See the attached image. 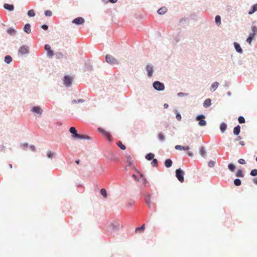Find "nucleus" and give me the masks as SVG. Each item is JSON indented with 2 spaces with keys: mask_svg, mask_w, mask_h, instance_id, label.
<instances>
[{
  "mask_svg": "<svg viewBox=\"0 0 257 257\" xmlns=\"http://www.w3.org/2000/svg\"><path fill=\"white\" fill-rule=\"evenodd\" d=\"M153 87L154 89L159 91H162L165 89V85L163 83L159 81H155L153 83Z\"/></svg>",
  "mask_w": 257,
  "mask_h": 257,
  "instance_id": "1",
  "label": "nucleus"
},
{
  "mask_svg": "<svg viewBox=\"0 0 257 257\" xmlns=\"http://www.w3.org/2000/svg\"><path fill=\"white\" fill-rule=\"evenodd\" d=\"M184 172L181 169H177L175 171V176L177 179L181 183L184 181Z\"/></svg>",
  "mask_w": 257,
  "mask_h": 257,
  "instance_id": "2",
  "label": "nucleus"
},
{
  "mask_svg": "<svg viewBox=\"0 0 257 257\" xmlns=\"http://www.w3.org/2000/svg\"><path fill=\"white\" fill-rule=\"evenodd\" d=\"M105 61L107 63L111 65L118 64L117 60L114 57L109 54H107L105 56Z\"/></svg>",
  "mask_w": 257,
  "mask_h": 257,
  "instance_id": "3",
  "label": "nucleus"
},
{
  "mask_svg": "<svg viewBox=\"0 0 257 257\" xmlns=\"http://www.w3.org/2000/svg\"><path fill=\"white\" fill-rule=\"evenodd\" d=\"M63 84L66 87H70L72 84V77L68 75L65 76L63 79Z\"/></svg>",
  "mask_w": 257,
  "mask_h": 257,
  "instance_id": "4",
  "label": "nucleus"
},
{
  "mask_svg": "<svg viewBox=\"0 0 257 257\" xmlns=\"http://www.w3.org/2000/svg\"><path fill=\"white\" fill-rule=\"evenodd\" d=\"M196 120H198V124L200 126H205L206 125V121L205 120V115L204 114H200L196 117Z\"/></svg>",
  "mask_w": 257,
  "mask_h": 257,
  "instance_id": "5",
  "label": "nucleus"
},
{
  "mask_svg": "<svg viewBox=\"0 0 257 257\" xmlns=\"http://www.w3.org/2000/svg\"><path fill=\"white\" fill-rule=\"evenodd\" d=\"M29 53V48L26 45H23L20 47L18 50L19 55H23L28 54Z\"/></svg>",
  "mask_w": 257,
  "mask_h": 257,
  "instance_id": "6",
  "label": "nucleus"
},
{
  "mask_svg": "<svg viewBox=\"0 0 257 257\" xmlns=\"http://www.w3.org/2000/svg\"><path fill=\"white\" fill-rule=\"evenodd\" d=\"M145 70L147 71L148 76L152 77L154 72V68L152 65L147 64L146 66Z\"/></svg>",
  "mask_w": 257,
  "mask_h": 257,
  "instance_id": "7",
  "label": "nucleus"
},
{
  "mask_svg": "<svg viewBox=\"0 0 257 257\" xmlns=\"http://www.w3.org/2000/svg\"><path fill=\"white\" fill-rule=\"evenodd\" d=\"M120 227L119 223L114 224L111 223L110 225H109L108 230V231L112 232H115L119 230Z\"/></svg>",
  "mask_w": 257,
  "mask_h": 257,
  "instance_id": "8",
  "label": "nucleus"
},
{
  "mask_svg": "<svg viewBox=\"0 0 257 257\" xmlns=\"http://www.w3.org/2000/svg\"><path fill=\"white\" fill-rule=\"evenodd\" d=\"M45 50L47 51V57L49 58H52L54 55V53L52 50H51V46L49 44H46L44 46Z\"/></svg>",
  "mask_w": 257,
  "mask_h": 257,
  "instance_id": "9",
  "label": "nucleus"
},
{
  "mask_svg": "<svg viewBox=\"0 0 257 257\" xmlns=\"http://www.w3.org/2000/svg\"><path fill=\"white\" fill-rule=\"evenodd\" d=\"M84 19L82 17H77L74 19L72 22L73 24L77 25H82L84 23Z\"/></svg>",
  "mask_w": 257,
  "mask_h": 257,
  "instance_id": "10",
  "label": "nucleus"
},
{
  "mask_svg": "<svg viewBox=\"0 0 257 257\" xmlns=\"http://www.w3.org/2000/svg\"><path fill=\"white\" fill-rule=\"evenodd\" d=\"M31 111L34 113H37L39 115H41L43 112L41 108L38 106H33L31 109Z\"/></svg>",
  "mask_w": 257,
  "mask_h": 257,
  "instance_id": "11",
  "label": "nucleus"
},
{
  "mask_svg": "<svg viewBox=\"0 0 257 257\" xmlns=\"http://www.w3.org/2000/svg\"><path fill=\"white\" fill-rule=\"evenodd\" d=\"M70 133L72 135L73 138L76 139L78 135L77 131L74 126H71L69 128Z\"/></svg>",
  "mask_w": 257,
  "mask_h": 257,
  "instance_id": "12",
  "label": "nucleus"
},
{
  "mask_svg": "<svg viewBox=\"0 0 257 257\" xmlns=\"http://www.w3.org/2000/svg\"><path fill=\"white\" fill-rule=\"evenodd\" d=\"M98 130L100 133L104 135L108 139V140H111V135L109 133H108L107 132H106L102 128H98Z\"/></svg>",
  "mask_w": 257,
  "mask_h": 257,
  "instance_id": "13",
  "label": "nucleus"
},
{
  "mask_svg": "<svg viewBox=\"0 0 257 257\" xmlns=\"http://www.w3.org/2000/svg\"><path fill=\"white\" fill-rule=\"evenodd\" d=\"M234 48L237 52L241 54L243 52V50L240 47V44L237 42H234L233 43Z\"/></svg>",
  "mask_w": 257,
  "mask_h": 257,
  "instance_id": "14",
  "label": "nucleus"
},
{
  "mask_svg": "<svg viewBox=\"0 0 257 257\" xmlns=\"http://www.w3.org/2000/svg\"><path fill=\"white\" fill-rule=\"evenodd\" d=\"M145 201L149 208H151V194H148L145 196Z\"/></svg>",
  "mask_w": 257,
  "mask_h": 257,
  "instance_id": "15",
  "label": "nucleus"
},
{
  "mask_svg": "<svg viewBox=\"0 0 257 257\" xmlns=\"http://www.w3.org/2000/svg\"><path fill=\"white\" fill-rule=\"evenodd\" d=\"M175 148L176 150H183V151L189 150L190 149L189 146L184 147V146H182L179 145L175 146Z\"/></svg>",
  "mask_w": 257,
  "mask_h": 257,
  "instance_id": "16",
  "label": "nucleus"
},
{
  "mask_svg": "<svg viewBox=\"0 0 257 257\" xmlns=\"http://www.w3.org/2000/svg\"><path fill=\"white\" fill-rule=\"evenodd\" d=\"M78 139L90 140V137L87 135H81V134H78V135L77 136V137L76 138V140H78Z\"/></svg>",
  "mask_w": 257,
  "mask_h": 257,
  "instance_id": "17",
  "label": "nucleus"
},
{
  "mask_svg": "<svg viewBox=\"0 0 257 257\" xmlns=\"http://www.w3.org/2000/svg\"><path fill=\"white\" fill-rule=\"evenodd\" d=\"M257 11V3L252 5L250 10L248 12V15H251Z\"/></svg>",
  "mask_w": 257,
  "mask_h": 257,
  "instance_id": "18",
  "label": "nucleus"
},
{
  "mask_svg": "<svg viewBox=\"0 0 257 257\" xmlns=\"http://www.w3.org/2000/svg\"><path fill=\"white\" fill-rule=\"evenodd\" d=\"M219 85V83L218 82H213L210 87V90L212 92H214L216 90V89L217 88Z\"/></svg>",
  "mask_w": 257,
  "mask_h": 257,
  "instance_id": "19",
  "label": "nucleus"
},
{
  "mask_svg": "<svg viewBox=\"0 0 257 257\" xmlns=\"http://www.w3.org/2000/svg\"><path fill=\"white\" fill-rule=\"evenodd\" d=\"M167 11V9L165 7H162L157 11V13L160 15L165 14Z\"/></svg>",
  "mask_w": 257,
  "mask_h": 257,
  "instance_id": "20",
  "label": "nucleus"
},
{
  "mask_svg": "<svg viewBox=\"0 0 257 257\" xmlns=\"http://www.w3.org/2000/svg\"><path fill=\"white\" fill-rule=\"evenodd\" d=\"M4 8L9 11H12L14 10V6L13 5H10L8 4H5L4 5Z\"/></svg>",
  "mask_w": 257,
  "mask_h": 257,
  "instance_id": "21",
  "label": "nucleus"
},
{
  "mask_svg": "<svg viewBox=\"0 0 257 257\" xmlns=\"http://www.w3.org/2000/svg\"><path fill=\"white\" fill-rule=\"evenodd\" d=\"M24 31L27 34L31 33V25L29 24H26L24 27Z\"/></svg>",
  "mask_w": 257,
  "mask_h": 257,
  "instance_id": "22",
  "label": "nucleus"
},
{
  "mask_svg": "<svg viewBox=\"0 0 257 257\" xmlns=\"http://www.w3.org/2000/svg\"><path fill=\"white\" fill-rule=\"evenodd\" d=\"M211 105V100L210 99H206L203 102V106L205 108H207Z\"/></svg>",
  "mask_w": 257,
  "mask_h": 257,
  "instance_id": "23",
  "label": "nucleus"
},
{
  "mask_svg": "<svg viewBox=\"0 0 257 257\" xmlns=\"http://www.w3.org/2000/svg\"><path fill=\"white\" fill-rule=\"evenodd\" d=\"M164 164L166 168H170L172 166L173 164V162L172 160L168 159L165 161Z\"/></svg>",
  "mask_w": 257,
  "mask_h": 257,
  "instance_id": "24",
  "label": "nucleus"
},
{
  "mask_svg": "<svg viewBox=\"0 0 257 257\" xmlns=\"http://www.w3.org/2000/svg\"><path fill=\"white\" fill-rule=\"evenodd\" d=\"M240 132V126L239 125H236L233 128V134L238 136Z\"/></svg>",
  "mask_w": 257,
  "mask_h": 257,
  "instance_id": "25",
  "label": "nucleus"
},
{
  "mask_svg": "<svg viewBox=\"0 0 257 257\" xmlns=\"http://www.w3.org/2000/svg\"><path fill=\"white\" fill-rule=\"evenodd\" d=\"M7 32L11 36H14L16 34V30L12 27L8 28L7 30Z\"/></svg>",
  "mask_w": 257,
  "mask_h": 257,
  "instance_id": "26",
  "label": "nucleus"
},
{
  "mask_svg": "<svg viewBox=\"0 0 257 257\" xmlns=\"http://www.w3.org/2000/svg\"><path fill=\"white\" fill-rule=\"evenodd\" d=\"M126 162L128 163L127 166H131L133 165V160L130 155H126Z\"/></svg>",
  "mask_w": 257,
  "mask_h": 257,
  "instance_id": "27",
  "label": "nucleus"
},
{
  "mask_svg": "<svg viewBox=\"0 0 257 257\" xmlns=\"http://www.w3.org/2000/svg\"><path fill=\"white\" fill-rule=\"evenodd\" d=\"M227 128V124L225 122H222L220 125V130L222 133H224Z\"/></svg>",
  "mask_w": 257,
  "mask_h": 257,
  "instance_id": "28",
  "label": "nucleus"
},
{
  "mask_svg": "<svg viewBox=\"0 0 257 257\" xmlns=\"http://www.w3.org/2000/svg\"><path fill=\"white\" fill-rule=\"evenodd\" d=\"M154 156H155V155L154 154H153L152 153H150L147 154L146 155L145 158H146V159H147L148 161H151L154 158Z\"/></svg>",
  "mask_w": 257,
  "mask_h": 257,
  "instance_id": "29",
  "label": "nucleus"
},
{
  "mask_svg": "<svg viewBox=\"0 0 257 257\" xmlns=\"http://www.w3.org/2000/svg\"><path fill=\"white\" fill-rule=\"evenodd\" d=\"M145 229V224H143L142 225H141L140 227H137L136 228V232L137 233H140L143 232Z\"/></svg>",
  "mask_w": 257,
  "mask_h": 257,
  "instance_id": "30",
  "label": "nucleus"
},
{
  "mask_svg": "<svg viewBox=\"0 0 257 257\" xmlns=\"http://www.w3.org/2000/svg\"><path fill=\"white\" fill-rule=\"evenodd\" d=\"M4 61H5V62L7 64H10L12 61V58L10 55H7L5 57Z\"/></svg>",
  "mask_w": 257,
  "mask_h": 257,
  "instance_id": "31",
  "label": "nucleus"
},
{
  "mask_svg": "<svg viewBox=\"0 0 257 257\" xmlns=\"http://www.w3.org/2000/svg\"><path fill=\"white\" fill-rule=\"evenodd\" d=\"M254 34H250L249 36L248 37V38H247L246 39V42L249 43V44H250L253 40V39L254 38Z\"/></svg>",
  "mask_w": 257,
  "mask_h": 257,
  "instance_id": "32",
  "label": "nucleus"
},
{
  "mask_svg": "<svg viewBox=\"0 0 257 257\" xmlns=\"http://www.w3.org/2000/svg\"><path fill=\"white\" fill-rule=\"evenodd\" d=\"M84 102H85V100L83 99H81V98L78 99L77 100L73 99V100H72L71 101V103L72 104H73V103H83Z\"/></svg>",
  "mask_w": 257,
  "mask_h": 257,
  "instance_id": "33",
  "label": "nucleus"
},
{
  "mask_svg": "<svg viewBox=\"0 0 257 257\" xmlns=\"http://www.w3.org/2000/svg\"><path fill=\"white\" fill-rule=\"evenodd\" d=\"M54 54L56 56V58L59 59H62L64 57L63 54L61 52H56Z\"/></svg>",
  "mask_w": 257,
  "mask_h": 257,
  "instance_id": "34",
  "label": "nucleus"
},
{
  "mask_svg": "<svg viewBox=\"0 0 257 257\" xmlns=\"http://www.w3.org/2000/svg\"><path fill=\"white\" fill-rule=\"evenodd\" d=\"M236 176L237 177H243L244 174L241 170H238L235 174Z\"/></svg>",
  "mask_w": 257,
  "mask_h": 257,
  "instance_id": "35",
  "label": "nucleus"
},
{
  "mask_svg": "<svg viewBox=\"0 0 257 257\" xmlns=\"http://www.w3.org/2000/svg\"><path fill=\"white\" fill-rule=\"evenodd\" d=\"M151 165L154 167H157L158 165V161L157 159L154 158L152 160Z\"/></svg>",
  "mask_w": 257,
  "mask_h": 257,
  "instance_id": "36",
  "label": "nucleus"
},
{
  "mask_svg": "<svg viewBox=\"0 0 257 257\" xmlns=\"http://www.w3.org/2000/svg\"><path fill=\"white\" fill-rule=\"evenodd\" d=\"M228 168L230 171L233 172L235 169V166L233 164L230 163L228 165Z\"/></svg>",
  "mask_w": 257,
  "mask_h": 257,
  "instance_id": "37",
  "label": "nucleus"
},
{
  "mask_svg": "<svg viewBox=\"0 0 257 257\" xmlns=\"http://www.w3.org/2000/svg\"><path fill=\"white\" fill-rule=\"evenodd\" d=\"M215 23L217 25H220L221 24V17L217 15L215 17Z\"/></svg>",
  "mask_w": 257,
  "mask_h": 257,
  "instance_id": "38",
  "label": "nucleus"
},
{
  "mask_svg": "<svg viewBox=\"0 0 257 257\" xmlns=\"http://www.w3.org/2000/svg\"><path fill=\"white\" fill-rule=\"evenodd\" d=\"M100 194L104 198L107 197V191H106V189H105L104 188L101 189L100 190Z\"/></svg>",
  "mask_w": 257,
  "mask_h": 257,
  "instance_id": "39",
  "label": "nucleus"
},
{
  "mask_svg": "<svg viewBox=\"0 0 257 257\" xmlns=\"http://www.w3.org/2000/svg\"><path fill=\"white\" fill-rule=\"evenodd\" d=\"M234 184L235 186H238L241 185V181L240 179H239L238 178H236L234 180Z\"/></svg>",
  "mask_w": 257,
  "mask_h": 257,
  "instance_id": "40",
  "label": "nucleus"
},
{
  "mask_svg": "<svg viewBox=\"0 0 257 257\" xmlns=\"http://www.w3.org/2000/svg\"><path fill=\"white\" fill-rule=\"evenodd\" d=\"M117 145L122 150H124L126 149L125 146L124 145H123L120 141H119L117 143Z\"/></svg>",
  "mask_w": 257,
  "mask_h": 257,
  "instance_id": "41",
  "label": "nucleus"
},
{
  "mask_svg": "<svg viewBox=\"0 0 257 257\" xmlns=\"http://www.w3.org/2000/svg\"><path fill=\"white\" fill-rule=\"evenodd\" d=\"M199 153H200V155L204 157V156H205V149H204V148L203 147H201L200 148V150H199Z\"/></svg>",
  "mask_w": 257,
  "mask_h": 257,
  "instance_id": "42",
  "label": "nucleus"
},
{
  "mask_svg": "<svg viewBox=\"0 0 257 257\" xmlns=\"http://www.w3.org/2000/svg\"><path fill=\"white\" fill-rule=\"evenodd\" d=\"M28 15L29 17H33L35 16V11L33 10H30L28 12Z\"/></svg>",
  "mask_w": 257,
  "mask_h": 257,
  "instance_id": "43",
  "label": "nucleus"
},
{
  "mask_svg": "<svg viewBox=\"0 0 257 257\" xmlns=\"http://www.w3.org/2000/svg\"><path fill=\"white\" fill-rule=\"evenodd\" d=\"M138 173L140 174V176L143 181V184L145 185H146L148 183V181H147V179H146V178L144 177V176L142 173H141L140 172H138Z\"/></svg>",
  "mask_w": 257,
  "mask_h": 257,
  "instance_id": "44",
  "label": "nucleus"
},
{
  "mask_svg": "<svg viewBox=\"0 0 257 257\" xmlns=\"http://www.w3.org/2000/svg\"><path fill=\"white\" fill-rule=\"evenodd\" d=\"M250 175L252 176L255 177L257 176V169H254L252 170L250 172Z\"/></svg>",
  "mask_w": 257,
  "mask_h": 257,
  "instance_id": "45",
  "label": "nucleus"
},
{
  "mask_svg": "<svg viewBox=\"0 0 257 257\" xmlns=\"http://www.w3.org/2000/svg\"><path fill=\"white\" fill-rule=\"evenodd\" d=\"M175 112H176V119H177V120L180 121L182 118L181 115L180 114V113L179 112H178V111L177 110H175Z\"/></svg>",
  "mask_w": 257,
  "mask_h": 257,
  "instance_id": "46",
  "label": "nucleus"
},
{
  "mask_svg": "<svg viewBox=\"0 0 257 257\" xmlns=\"http://www.w3.org/2000/svg\"><path fill=\"white\" fill-rule=\"evenodd\" d=\"M238 122L240 123H243L245 122V118L242 116H240L238 118Z\"/></svg>",
  "mask_w": 257,
  "mask_h": 257,
  "instance_id": "47",
  "label": "nucleus"
},
{
  "mask_svg": "<svg viewBox=\"0 0 257 257\" xmlns=\"http://www.w3.org/2000/svg\"><path fill=\"white\" fill-rule=\"evenodd\" d=\"M44 14L47 17H51L52 15V13L50 10H46L45 11Z\"/></svg>",
  "mask_w": 257,
  "mask_h": 257,
  "instance_id": "48",
  "label": "nucleus"
},
{
  "mask_svg": "<svg viewBox=\"0 0 257 257\" xmlns=\"http://www.w3.org/2000/svg\"><path fill=\"white\" fill-rule=\"evenodd\" d=\"M158 138L160 141L163 142L165 141V137L162 133L159 134Z\"/></svg>",
  "mask_w": 257,
  "mask_h": 257,
  "instance_id": "49",
  "label": "nucleus"
},
{
  "mask_svg": "<svg viewBox=\"0 0 257 257\" xmlns=\"http://www.w3.org/2000/svg\"><path fill=\"white\" fill-rule=\"evenodd\" d=\"M215 164V162H214V161H210L208 162V166L209 167L212 168V167H214V166Z\"/></svg>",
  "mask_w": 257,
  "mask_h": 257,
  "instance_id": "50",
  "label": "nucleus"
},
{
  "mask_svg": "<svg viewBox=\"0 0 257 257\" xmlns=\"http://www.w3.org/2000/svg\"><path fill=\"white\" fill-rule=\"evenodd\" d=\"M54 154L53 153L51 152L50 151L47 152V156L50 159H52L54 156Z\"/></svg>",
  "mask_w": 257,
  "mask_h": 257,
  "instance_id": "51",
  "label": "nucleus"
},
{
  "mask_svg": "<svg viewBox=\"0 0 257 257\" xmlns=\"http://www.w3.org/2000/svg\"><path fill=\"white\" fill-rule=\"evenodd\" d=\"M177 95L179 97H183V96H188V94L186 93H184V92H179L177 93Z\"/></svg>",
  "mask_w": 257,
  "mask_h": 257,
  "instance_id": "52",
  "label": "nucleus"
},
{
  "mask_svg": "<svg viewBox=\"0 0 257 257\" xmlns=\"http://www.w3.org/2000/svg\"><path fill=\"white\" fill-rule=\"evenodd\" d=\"M251 30L252 31V33L251 34H254L255 35L256 33H257V27L255 26H252L251 27Z\"/></svg>",
  "mask_w": 257,
  "mask_h": 257,
  "instance_id": "53",
  "label": "nucleus"
},
{
  "mask_svg": "<svg viewBox=\"0 0 257 257\" xmlns=\"http://www.w3.org/2000/svg\"><path fill=\"white\" fill-rule=\"evenodd\" d=\"M238 162L240 164L244 165L245 164V161L243 159H239L238 161Z\"/></svg>",
  "mask_w": 257,
  "mask_h": 257,
  "instance_id": "54",
  "label": "nucleus"
},
{
  "mask_svg": "<svg viewBox=\"0 0 257 257\" xmlns=\"http://www.w3.org/2000/svg\"><path fill=\"white\" fill-rule=\"evenodd\" d=\"M188 21V19L186 18H182L180 20V23L181 24H184V22H186Z\"/></svg>",
  "mask_w": 257,
  "mask_h": 257,
  "instance_id": "55",
  "label": "nucleus"
},
{
  "mask_svg": "<svg viewBox=\"0 0 257 257\" xmlns=\"http://www.w3.org/2000/svg\"><path fill=\"white\" fill-rule=\"evenodd\" d=\"M41 28L44 30H47L48 29V26L46 24H43L41 26Z\"/></svg>",
  "mask_w": 257,
  "mask_h": 257,
  "instance_id": "56",
  "label": "nucleus"
},
{
  "mask_svg": "<svg viewBox=\"0 0 257 257\" xmlns=\"http://www.w3.org/2000/svg\"><path fill=\"white\" fill-rule=\"evenodd\" d=\"M132 177H133V178L135 180H136L137 181H138V182L140 181L139 179L138 178V177L137 176V175H135V174H133V175H132Z\"/></svg>",
  "mask_w": 257,
  "mask_h": 257,
  "instance_id": "57",
  "label": "nucleus"
},
{
  "mask_svg": "<svg viewBox=\"0 0 257 257\" xmlns=\"http://www.w3.org/2000/svg\"><path fill=\"white\" fill-rule=\"evenodd\" d=\"M21 146L24 149H25L26 148H27L28 147V144L26 143H25L21 144Z\"/></svg>",
  "mask_w": 257,
  "mask_h": 257,
  "instance_id": "58",
  "label": "nucleus"
},
{
  "mask_svg": "<svg viewBox=\"0 0 257 257\" xmlns=\"http://www.w3.org/2000/svg\"><path fill=\"white\" fill-rule=\"evenodd\" d=\"M29 148L33 151H34L36 149L35 146H34L33 145H30Z\"/></svg>",
  "mask_w": 257,
  "mask_h": 257,
  "instance_id": "59",
  "label": "nucleus"
},
{
  "mask_svg": "<svg viewBox=\"0 0 257 257\" xmlns=\"http://www.w3.org/2000/svg\"><path fill=\"white\" fill-rule=\"evenodd\" d=\"M108 1L111 4H115L117 2V0H108Z\"/></svg>",
  "mask_w": 257,
  "mask_h": 257,
  "instance_id": "60",
  "label": "nucleus"
},
{
  "mask_svg": "<svg viewBox=\"0 0 257 257\" xmlns=\"http://www.w3.org/2000/svg\"><path fill=\"white\" fill-rule=\"evenodd\" d=\"M5 149V146L2 145L0 146V150L1 151H4Z\"/></svg>",
  "mask_w": 257,
  "mask_h": 257,
  "instance_id": "61",
  "label": "nucleus"
},
{
  "mask_svg": "<svg viewBox=\"0 0 257 257\" xmlns=\"http://www.w3.org/2000/svg\"><path fill=\"white\" fill-rule=\"evenodd\" d=\"M187 155L190 156V157H192L193 156V153H192L191 152H189L188 151L187 152Z\"/></svg>",
  "mask_w": 257,
  "mask_h": 257,
  "instance_id": "62",
  "label": "nucleus"
},
{
  "mask_svg": "<svg viewBox=\"0 0 257 257\" xmlns=\"http://www.w3.org/2000/svg\"><path fill=\"white\" fill-rule=\"evenodd\" d=\"M253 182L255 184L257 185V177H255L253 179Z\"/></svg>",
  "mask_w": 257,
  "mask_h": 257,
  "instance_id": "63",
  "label": "nucleus"
},
{
  "mask_svg": "<svg viewBox=\"0 0 257 257\" xmlns=\"http://www.w3.org/2000/svg\"><path fill=\"white\" fill-rule=\"evenodd\" d=\"M110 160H111V161H115V160H116V158H115V157L114 155H113V156H112L111 157V158H110Z\"/></svg>",
  "mask_w": 257,
  "mask_h": 257,
  "instance_id": "64",
  "label": "nucleus"
}]
</instances>
